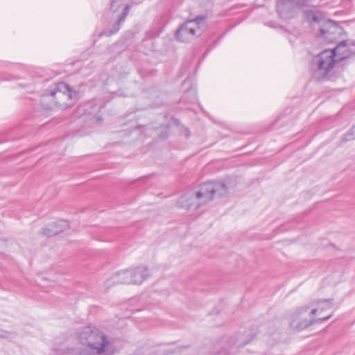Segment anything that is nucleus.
I'll return each mask as SVG.
<instances>
[{"label":"nucleus","instance_id":"obj_10","mask_svg":"<svg viewBox=\"0 0 355 355\" xmlns=\"http://www.w3.org/2000/svg\"><path fill=\"white\" fill-rule=\"evenodd\" d=\"M183 86H187L181 101L184 103H193L197 101L196 85L192 79H186L183 83Z\"/></svg>","mask_w":355,"mask_h":355},{"label":"nucleus","instance_id":"obj_23","mask_svg":"<svg viewBox=\"0 0 355 355\" xmlns=\"http://www.w3.org/2000/svg\"><path fill=\"white\" fill-rule=\"evenodd\" d=\"M139 73L140 74H141V69H139Z\"/></svg>","mask_w":355,"mask_h":355},{"label":"nucleus","instance_id":"obj_17","mask_svg":"<svg viewBox=\"0 0 355 355\" xmlns=\"http://www.w3.org/2000/svg\"><path fill=\"white\" fill-rule=\"evenodd\" d=\"M69 225L67 221L60 220L59 221H56L51 224L53 229H62L64 230L65 227H67Z\"/></svg>","mask_w":355,"mask_h":355},{"label":"nucleus","instance_id":"obj_18","mask_svg":"<svg viewBox=\"0 0 355 355\" xmlns=\"http://www.w3.org/2000/svg\"><path fill=\"white\" fill-rule=\"evenodd\" d=\"M332 314L328 315V316H326V317H324V318H316V319H311V325L315 324V323H319V322H325L327 320H328L329 319H330L331 317H332Z\"/></svg>","mask_w":355,"mask_h":355},{"label":"nucleus","instance_id":"obj_21","mask_svg":"<svg viewBox=\"0 0 355 355\" xmlns=\"http://www.w3.org/2000/svg\"><path fill=\"white\" fill-rule=\"evenodd\" d=\"M6 331H4L0 329V337H6Z\"/></svg>","mask_w":355,"mask_h":355},{"label":"nucleus","instance_id":"obj_13","mask_svg":"<svg viewBox=\"0 0 355 355\" xmlns=\"http://www.w3.org/2000/svg\"><path fill=\"white\" fill-rule=\"evenodd\" d=\"M128 12H129V6L127 5L124 8L123 12L121 13V15H120L119 19L113 24L112 28L110 30H106V31L101 33L100 36L105 35V36L110 37V36L112 35L113 34L117 33L121 28V24L123 21H124L125 19L126 18L127 15H128Z\"/></svg>","mask_w":355,"mask_h":355},{"label":"nucleus","instance_id":"obj_8","mask_svg":"<svg viewBox=\"0 0 355 355\" xmlns=\"http://www.w3.org/2000/svg\"><path fill=\"white\" fill-rule=\"evenodd\" d=\"M207 201L202 200L198 196V190L189 191L181 196L178 199V204L186 209H198L202 205L206 204Z\"/></svg>","mask_w":355,"mask_h":355},{"label":"nucleus","instance_id":"obj_22","mask_svg":"<svg viewBox=\"0 0 355 355\" xmlns=\"http://www.w3.org/2000/svg\"><path fill=\"white\" fill-rule=\"evenodd\" d=\"M317 312H318V309H314L311 310V315H315Z\"/></svg>","mask_w":355,"mask_h":355},{"label":"nucleus","instance_id":"obj_15","mask_svg":"<svg viewBox=\"0 0 355 355\" xmlns=\"http://www.w3.org/2000/svg\"><path fill=\"white\" fill-rule=\"evenodd\" d=\"M189 21H192V24L195 26L196 28H199V31L202 33L203 29L206 27V17L205 16H198L195 19L189 20Z\"/></svg>","mask_w":355,"mask_h":355},{"label":"nucleus","instance_id":"obj_14","mask_svg":"<svg viewBox=\"0 0 355 355\" xmlns=\"http://www.w3.org/2000/svg\"><path fill=\"white\" fill-rule=\"evenodd\" d=\"M334 68H313L312 71L313 78L317 81H324L331 80L330 73Z\"/></svg>","mask_w":355,"mask_h":355},{"label":"nucleus","instance_id":"obj_5","mask_svg":"<svg viewBox=\"0 0 355 355\" xmlns=\"http://www.w3.org/2000/svg\"><path fill=\"white\" fill-rule=\"evenodd\" d=\"M228 193L227 185L220 181H209L200 185L198 196L207 202L213 200L214 196L223 197Z\"/></svg>","mask_w":355,"mask_h":355},{"label":"nucleus","instance_id":"obj_1","mask_svg":"<svg viewBox=\"0 0 355 355\" xmlns=\"http://www.w3.org/2000/svg\"><path fill=\"white\" fill-rule=\"evenodd\" d=\"M77 338L86 348L73 351L69 355H114L116 352L114 343L96 328L83 327L77 333Z\"/></svg>","mask_w":355,"mask_h":355},{"label":"nucleus","instance_id":"obj_7","mask_svg":"<svg viewBox=\"0 0 355 355\" xmlns=\"http://www.w3.org/2000/svg\"><path fill=\"white\" fill-rule=\"evenodd\" d=\"M201 31L199 28H196L192 24V21H186L182 24L175 33L176 39L182 42H187L195 37L196 35H200Z\"/></svg>","mask_w":355,"mask_h":355},{"label":"nucleus","instance_id":"obj_11","mask_svg":"<svg viewBox=\"0 0 355 355\" xmlns=\"http://www.w3.org/2000/svg\"><path fill=\"white\" fill-rule=\"evenodd\" d=\"M129 272L132 284H141L149 275L148 267L144 266L129 268Z\"/></svg>","mask_w":355,"mask_h":355},{"label":"nucleus","instance_id":"obj_12","mask_svg":"<svg viewBox=\"0 0 355 355\" xmlns=\"http://www.w3.org/2000/svg\"><path fill=\"white\" fill-rule=\"evenodd\" d=\"M129 269L121 270L116 272L111 278L106 282V286H110L111 284H132L130 276L129 275Z\"/></svg>","mask_w":355,"mask_h":355},{"label":"nucleus","instance_id":"obj_24","mask_svg":"<svg viewBox=\"0 0 355 355\" xmlns=\"http://www.w3.org/2000/svg\"><path fill=\"white\" fill-rule=\"evenodd\" d=\"M347 1H348V0H345V1H343V3H344L345 2H347Z\"/></svg>","mask_w":355,"mask_h":355},{"label":"nucleus","instance_id":"obj_3","mask_svg":"<svg viewBox=\"0 0 355 355\" xmlns=\"http://www.w3.org/2000/svg\"><path fill=\"white\" fill-rule=\"evenodd\" d=\"M309 18L316 36L322 38L327 43L339 42L338 40L345 33L341 26L324 17L320 12H311Z\"/></svg>","mask_w":355,"mask_h":355},{"label":"nucleus","instance_id":"obj_20","mask_svg":"<svg viewBox=\"0 0 355 355\" xmlns=\"http://www.w3.org/2000/svg\"><path fill=\"white\" fill-rule=\"evenodd\" d=\"M333 300H319L316 302L317 304H320V302H327L329 304V307H331L333 306V302H332Z\"/></svg>","mask_w":355,"mask_h":355},{"label":"nucleus","instance_id":"obj_19","mask_svg":"<svg viewBox=\"0 0 355 355\" xmlns=\"http://www.w3.org/2000/svg\"><path fill=\"white\" fill-rule=\"evenodd\" d=\"M355 132V126H354L350 131H349L344 137V139L345 141H349L352 139H355V136H354V133Z\"/></svg>","mask_w":355,"mask_h":355},{"label":"nucleus","instance_id":"obj_16","mask_svg":"<svg viewBox=\"0 0 355 355\" xmlns=\"http://www.w3.org/2000/svg\"><path fill=\"white\" fill-rule=\"evenodd\" d=\"M62 232V229H53L51 225L42 230V234L47 236H53Z\"/></svg>","mask_w":355,"mask_h":355},{"label":"nucleus","instance_id":"obj_6","mask_svg":"<svg viewBox=\"0 0 355 355\" xmlns=\"http://www.w3.org/2000/svg\"><path fill=\"white\" fill-rule=\"evenodd\" d=\"M306 0H277V10L280 17L288 19L293 17L295 9L303 6Z\"/></svg>","mask_w":355,"mask_h":355},{"label":"nucleus","instance_id":"obj_2","mask_svg":"<svg viewBox=\"0 0 355 355\" xmlns=\"http://www.w3.org/2000/svg\"><path fill=\"white\" fill-rule=\"evenodd\" d=\"M78 92L73 88L60 82L45 89L41 101L46 110H64L72 106L78 99Z\"/></svg>","mask_w":355,"mask_h":355},{"label":"nucleus","instance_id":"obj_4","mask_svg":"<svg viewBox=\"0 0 355 355\" xmlns=\"http://www.w3.org/2000/svg\"><path fill=\"white\" fill-rule=\"evenodd\" d=\"M355 53V41L341 40L333 49H325L314 57L313 62L318 67H334V64Z\"/></svg>","mask_w":355,"mask_h":355},{"label":"nucleus","instance_id":"obj_9","mask_svg":"<svg viewBox=\"0 0 355 355\" xmlns=\"http://www.w3.org/2000/svg\"><path fill=\"white\" fill-rule=\"evenodd\" d=\"M309 310V306H304L297 309L291 315L290 326L293 329L302 331L311 325V320L302 317V315Z\"/></svg>","mask_w":355,"mask_h":355}]
</instances>
